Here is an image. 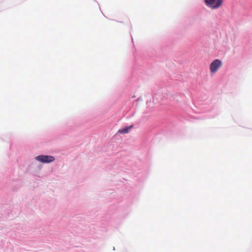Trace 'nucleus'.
Wrapping results in <instances>:
<instances>
[{
  "instance_id": "f257e3e1",
  "label": "nucleus",
  "mask_w": 252,
  "mask_h": 252,
  "mask_svg": "<svg viewBox=\"0 0 252 252\" xmlns=\"http://www.w3.org/2000/svg\"><path fill=\"white\" fill-rule=\"evenodd\" d=\"M222 62L219 60H215L210 65V69L211 73H215L222 66Z\"/></svg>"
},
{
  "instance_id": "f03ea898",
  "label": "nucleus",
  "mask_w": 252,
  "mask_h": 252,
  "mask_svg": "<svg viewBox=\"0 0 252 252\" xmlns=\"http://www.w3.org/2000/svg\"><path fill=\"white\" fill-rule=\"evenodd\" d=\"M207 5L212 9L219 8L223 2V0H205Z\"/></svg>"
},
{
  "instance_id": "20e7f679",
  "label": "nucleus",
  "mask_w": 252,
  "mask_h": 252,
  "mask_svg": "<svg viewBox=\"0 0 252 252\" xmlns=\"http://www.w3.org/2000/svg\"><path fill=\"white\" fill-rule=\"evenodd\" d=\"M132 127V126H126L124 128L120 129L118 132L121 134H126L129 132V130Z\"/></svg>"
},
{
  "instance_id": "7ed1b4c3",
  "label": "nucleus",
  "mask_w": 252,
  "mask_h": 252,
  "mask_svg": "<svg viewBox=\"0 0 252 252\" xmlns=\"http://www.w3.org/2000/svg\"><path fill=\"white\" fill-rule=\"evenodd\" d=\"M36 159L43 163H49L55 160V158L53 156H39L36 157Z\"/></svg>"
}]
</instances>
